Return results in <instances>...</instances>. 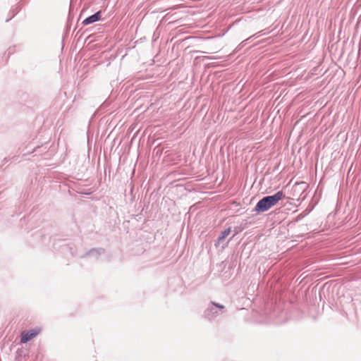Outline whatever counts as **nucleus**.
I'll list each match as a JSON object with an SVG mask.
<instances>
[{"label":"nucleus","instance_id":"4","mask_svg":"<svg viewBox=\"0 0 361 361\" xmlns=\"http://www.w3.org/2000/svg\"><path fill=\"white\" fill-rule=\"evenodd\" d=\"M100 18H101V12L98 11L96 13H94V15H92L91 16L85 18L82 21V24L84 25H87L89 24L94 23L96 21H98L99 20H100Z\"/></svg>","mask_w":361,"mask_h":361},{"label":"nucleus","instance_id":"2","mask_svg":"<svg viewBox=\"0 0 361 361\" xmlns=\"http://www.w3.org/2000/svg\"><path fill=\"white\" fill-rule=\"evenodd\" d=\"M271 207H272L269 200H267V197H264L257 202L255 207V211L258 213L264 212L269 210Z\"/></svg>","mask_w":361,"mask_h":361},{"label":"nucleus","instance_id":"6","mask_svg":"<svg viewBox=\"0 0 361 361\" xmlns=\"http://www.w3.org/2000/svg\"><path fill=\"white\" fill-rule=\"evenodd\" d=\"M212 305L216 306V307H219V308H220V309H224V307L223 305H219V304L216 303V302H212Z\"/></svg>","mask_w":361,"mask_h":361},{"label":"nucleus","instance_id":"3","mask_svg":"<svg viewBox=\"0 0 361 361\" xmlns=\"http://www.w3.org/2000/svg\"><path fill=\"white\" fill-rule=\"evenodd\" d=\"M267 198L271 207H274L276 205L280 200L285 198V194L282 190H280L273 195L267 196Z\"/></svg>","mask_w":361,"mask_h":361},{"label":"nucleus","instance_id":"5","mask_svg":"<svg viewBox=\"0 0 361 361\" xmlns=\"http://www.w3.org/2000/svg\"><path fill=\"white\" fill-rule=\"evenodd\" d=\"M231 231V228H228L225 229L224 231H222L221 235L218 238V240L220 242V241H222L223 240H224L230 234Z\"/></svg>","mask_w":361,"mask_h":361},{"label":"nucleus","instance_id":"1","mask_svg":"<svg viewBox=\"0 0 361 361\" xmlns=\"http://www.w3.org/2000/svg\"><path fill=\"white\" fill-rule=\"evenodd\" d=\"M40 332L39 329H34L30 331H24L21 333V339L20 342L23 343H25L30 340L35 338L38 334Z\"/></svg>","mask_w":361,"mask_h":361}]
</instances>
